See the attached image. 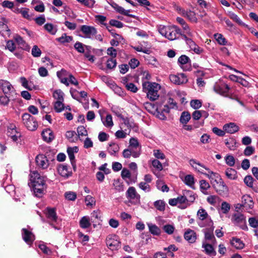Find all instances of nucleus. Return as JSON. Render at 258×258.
Here are the masks:
<instances>
[{
	"mask_svg": "<svg viewBox=\"0 0 258 258\" xmlns=\"http://www.w3.org/2000/svg\"><path fill=\"white\" fill-rule=\"evenodd\" d=\"M159 32L165 38L170 41L179 38L180 36L183 39V36H187L185 34L182 33V30L176 25L162 26L158 28Z\"/></svg>",
	"mask_w": 258,
	"mask_h": 258,
	"instance_id": "f257e3e1",
	"label": "nucleus"
},
{
	"mask_svg": "<svg viewBox=\"0 0 258 258\" xmlns=\"http://www.w3.org/2000/svg\"><path fill=\"white\" fill-rule=\"evenodd\" d=\"M36 165L42 169H47L51 162L55 161V153L51 150H48L45 154H39L35 158Z\"/></svg>",
	"mask_w": 258,
	"mask_h": 258,
	"instance_id": "f03ea898",
	"label": "nucleus"
},
{
	"mask_svg": "<svg viewBox=\"0 0 258 258\" xmlns=\"http://www.w3.org/2000/svg\"><path fill=\"white\" fill-rule=\"evenodd\" d=\"M142 87L143 91L147 94V97L150 100L155 101L159 98V91L161 88L159 84L146 81L143 82Z\"/></svg>",
	"mask_w": 258,
	"mask_h": 258,
	"instance_id": "7ed1b4c3",
	"label": "nucleus"
},
{
	"mask_svg": "<svg viewBox=\"0 0 258 258\" xmlns=\"http://www.w3.org/2000/svg\"><path fill=\"white\" fill-rule=\"evenodd\" d=\"M190 163L191 164H192V163L198 164V165L204 168L206 170H208V173H204L202 171H201L200 170H198V172L201 173L202 174L205 175L206 176L209 178L212 185L213 184V183L217 182L218 181H220L221 179H222L219 174L211 171L209 168L206 167L203 164L199 162H197L195 159H191L190 160Z\"/></svg>",
	"mask_w": 258,
	"mask_h": 258,
	"instance_id": "20e7f679",
	"label": "nucleus"
},
{
	"mask_svg": "<svg viewBox=\"0 0 258 258\" xmlns=\"http://www.w3.org/2000/svg\"><path fill=\"white\" fill-rule=\"evenodd\" d=\"M22 121L25 127L30 131H35L38 126L36 118L28 113H24L22 116Z\"/></svg>",
	"mask_w": 258,
	"mask_h": 258,
	"instance_id": "39448f33",
	"label": "nucleus"
},
{
	"mask_svg": "<svg viewBox=\"0 0 258 258\" xmlns=\"http://www.w3.org/2000/svg\"><path fill=\"white\" fill-rule=\"evenodd\" d=\"M216 192L221 196H226L228 194V187L222 179L212 185Z\"/></svg>",
	"mask_w": 258,
	"mask_h": 258,
	"instance_id": "423d86ee",
	"label": "nucleus"
},
{
	"mask_svg": "<svg viewBox=\"0 0 258 258\" xmlns=\"http://www.w3.org/2000/svg\"><path fill=\"white\" fill-rule=\"evenodd\" d=\"M214 91L223 96H228L230 87L223 81L217 82L214 86Z\"/></svg>",
	"mask_w": 258,
	"mask_h": 258,
	"instance_id": "0eeeda50",
	"label": "nucleus"
},
{
	"mask_svg": "<svg viewBox=\"0 0 258 258\" xmlns=\"http://www.w3.org/2000/svg\"><path fill=\"white\" fill-rule=\"evenodd\" d=\"M170 81L176 85H182L187 82V76L183 73L179 74L177 75H170L169 76Z\"/></svg>",
	"mask_w": 258,
	"mask_h": 258,
	"instance_id": "6e6552de",
	"label": "nucleus"
},
{
	"mask_svg": "<svg viewBox=\"0 0 258 258\" xmlns=\"http://www.w3.org/2000/svg\"><path fill=\"white\" fill-rule=\"evenodd\" d=\"M31 187L34 195L41 198L45 194L47 185L46 184H31Z\"/></svg>",
	"mask_w": 258,
	"mask_h": 258,
	"instance_id": "1a4fd4ad",
	"label": "nucleus"
},
{
	"mask_svg": "<svg viewBox=\"0 0 258 258\" xmlns=\"http://www.w3.org/2000/svg\"><path fill=\"white\" fill-rule=\"evenodd\" d=\"M80 30L85 35V37L87 38H92L97 32L95 27L85 25L81 26Z\"/></svg>",
	"mask_w": 258,
	"mask_h": 258,
	"instance_id": "9d476101",
	"label": "nucleus"
},
{
	"mask_svg": "<svg viewBox=\"0 0 258 258\" xmlns=\"http://www.w3.org/2000/svg\"><path fill=\"white\" fill-rule=\"evenodd\" d=\"M106 243L107 246L112 250L118 249L120 246V242L115 235L107 237Z\"/></svg>",
	"mask_w": 258,
	"mask_h": 258,
	"instance_id": "9b49d317",
	"label": "nucleus"
},
{
	"mask_svg": "<svg viewBox=\"0 0 258 258\" xmlns=\"http://www.w3.org/2000/svg\"><path fill=\"white\" fill-rule=\"evenodd\" d=\"M109 4L116 11V12L121 15L128 16L130 17L133 18H135L136 17L135 15L129 14V13L131 12L130 10H125L122 7L118 6L114 1H110V2L109 3Z\"/></svg>",
	"mask_w": 258,
	"mask_h": 258,
	"instance_id": "f8f14e48",
	"label": "nucleus"
},
{
	"mask_svg": "<svg viewBox=\"0 0 258 258\" xmlns=\"http://www.w3.org/2000/svg\"><path fill=\"white\" fill-rule=\"evenodd\" d=\"M46 177L41 176L37 171H33L31 174V184H46Z\"/></svg>",
	"mask_w": 258,
	"mask_h": 258,
	"instance_id": "ddd939ff",
	"label": "nucleus"
},
{
	"mask_svg": "<svg viewBox=\"0 0 258 258\" xmlns=\"http://www.w3.org/2000/svg\"><path fill=\"white\" fill-rule=\"evenodd\" d=\"M22 236L23 239L29 245H31L35 239V236L32 232L26 228L22 229Z\"/></svg>",
	"mask_w": 258,
	"mask_h": 258,
	"instance_id": "4468645a",
	"label": "nucleus"
},
{
	"mask_svg": "<svg viewBox=\"0 0 258 258\" xmlns=\"http://www.w3.org/2000/svg\"><path fill=\"white\" fill-rule=\"evenodd\" d=\"M141 154V150H133L128 147L122 152V156L124 158H130L132 156L134 158L139 157Z\"/></svg>",
	"mask_w": 258,
	"mask_h": 258,
	"instance_id": "2eb2a0df",
	"label": "nucleus"
},
{
	"mask_svg": "<svg viewBox=\"0 0 258 258\" xmlns=\"http://www.w3.org/2000/svg\"><path fill=\"white\" fill-rule=\"evenodd\" d=\"M178 63L179 64L180 66L188 64V66H186L182 67V69L185 71H191V60L186 55H181L178 59Z\"/></svg>",
	"mask_w": 258,
	"mask_h": 258,
	"instance_id": "dca6fc26",
	"label": "nucleus"
},
{
	"mask_svg": "<svg viewBox=\"0 0 258 258\" xmlns=\"http://www.w3.org/2000/svg\"><path fill=\"white\" fill-rule=\"evenodd\" d=\"M183 40L186 41V43L195 53L200 54L203 52V48L197 45L191 38H188L184 35H183Z\"/></svg>",
	"mask_w": 258,
	"mask_h": 258,
	"instance_id": "f3484780",
	"label": "nucleus"
},
{
	"mask_svg": "<svg viewBox=\"0 0 258 258\" xmlns=\"http://www.w3.org/2000/svg\"><path fill=\"white\" fill-rule=\"evenodd\" d=\"M241 203L243 208H245L246 210L251 209L253 207L254 202L252 199L248 195H245L242 196L241 198Z\"/></svg>",
	"mask_w": 258,
	"mask_h": 258,
	"instance_id": "a211bd4d",
	"label": "nucleus"
},
{
	"mask_svg": "<svg viewBox=\"0 0 258 258\" xmlns=\"http://www.w3.org/2000/svg\"><path fill=\"white\" fill-rule=\"evenodd\" d=\"M0 34L5 38H9L11 35V30L4 21H0Z\"/></svg>",
	"mask_w": 258,
	"mask_h": 258,
	"instance_id": "6ab92c4d",
	"label": "nucleus"
},
{
	"mask_svg": "<svg viewBox=\"0 0 258 258\" xmlns=\"http://www.w3.org/2000/svg\"><path fill=\"white\" fill-rule=\"evenodd\" d=\"M126 195L128 199L134 200L137 203L140 202V196L137 192L135 188L133 186L128 188L126 192Z\"/></svg>",
	"mask_w": 258,
	"mask_h": 258,
	"instance_id": "aec40b11",
	"label": "nucleus"
},
{
	"mask_svg": "<svg viewBox=\"0 0 258 258\" xmlns=\"http://www.w3.org/2000/svg\"><path fill=\"white\" fill-rule=\"evenodd\" d=\"M57 171L60 175L64 178H68L72 175V172L69 170L67 165L60 164L58 166Z\"/></svg>",
	"mask_w": 258,
	"mask_h": 258,
	"instance_id": "412c9836",
	"label": "nucleus"
},
{
	"mask_svg": "<svg viewBox=\"0 0 258 258\" xmlns=\"http://www.w3.org/2000/svg\"><path fill=\"white\" fill-rule=\"evenodd\" d=\"M43 140L47 143H50L54 139L53 132L50 128H46L41 133Z\"/></svg>",
	"mask_w": 258,
	"mask_h": 258,
	"instance_id": "4be33fe9",
	"label": "nucleus"
},
{
	"mask_svg": "<svg viewBox=\"0 0 258 258\" xmlns=\"http://www.w3.org/2000/svg\"><path fill=\"white\" fill-rule=\"evenodd\" d=\"M0 87L5 94H9L12 92L14 88L8 81L5 80L0 81Z\"/></svg>",
	"mask_w": 258,
	"mask_h": 258,
	"instance_id": "5701e85b",
	"label": "nucleus"
},
{
	"mask_svg": "<svg viewBox=\"0 0 258 258\" xmlns=\"http://www.w3.org/2000/svg\"><path fill=\"white\" fill-rule=\"evenodd\" d=\"M223 130L225 132L232 134L237 132L239 130V127L235 123L230 122L225 124L223 126Z\"/></svg>",
	"mask_w": 258,
	"mask_h": 258,
	"instance_id": "b1692460",
	"label": "nucleus"
},
{
	"mask_svg": "<svg viewBox=\"0 0 258 258\" xmlns=\"http://www.w3.org/2000/svg\"><path fill=\"white\" fill-rule=\"evenodd\" d=\"M7 136L10 137L13 141H16V126L14 123H10L7 127L6 133Z\"/></svg>",
	"mask_w": 258,
	"mask_h": 258,
	"instance_id": "393cba45",
	"label": "nucleus"
},
{
	"mask_svg": "<svg viewBox=\"0 0 258 258\" xmlns=\"http://www.w3.org/2000/svg\"><path fill=\"white\" fill-rule=\"evenodd\" d=\"M121 177L125 180L126 178L128 179L130 181H126V182L128 185L131 184L132 182H136L137 180V177H136L135 178H131V173L129 170L127 169L124 168L121 171Z\"/></svg>",
	"mask_w": 258,
	"mask_h": 258,
	"instance_id": "a878e982",
	"label": "nucleus"
},
{
	"mask_svg": "<svg viewBox=\"0 0 258 258\" xmlns=\"http://www.w3.org/2000/svg\"><path fill=\"white\" fill-rule=\"evenodd\" d=\"M184 238L188 242L193 243L197 239V235L196 232L191 229H188L184 234Z\"/></svg>",
	"mask_w": 258,
	"mask_h": 258,
	"instance_id": "bb28decb",
	"label": "nucleus"
},
{
	"mask_svg": "<svg viewBox=\"0 0 258 258\" xmlns=\"http://www.w3.org/2000/svg\"><path fill=\"white\" fill-rule=\"evenodd\" d=\"M17 45L18 48H21L23 50L29 52L30 50V46L20 36L17 35Z\"/></svg>",
	"mask_w": 258,
	"mask_h": 258,
	"instance_id": "cd10ccee",
	"label": "nucleus"
},
{
	"mask_svg": "<svg viewBox=\"0 0 258 258\" xmlns=\"http://www.w3.org/2000/svg\"><path fill=\"white\" fill-rule=\"evenodd\" d=\"M109 147L107 148V150L111 155L116 156V154L119 151V145L114 142H110L108 144Z\"/></svg>",
	"mask_w": 258,
	"mask_h": 258,
	"instance_id": "c85d7f7f",
	"label": "nucleus"
},
{
	"mask_svg": "<svg viewBox=\"0 0 258 258\" xmlns=\"http://www.w3.org/2000/svg\"><path fill=\"white\" fill-rule=\"evenodd\" d=\"M176 200L178 203V208L180 209H185L188 206L190 205L187 202V199L183 196H178Z\"/></svg>",
	"mask_w": 258,
	"mask_h": 258,
	"instance_id": "c756f323",
	"label": "nucleus"
},
{
	"mask_svg": "<svg viewBox=\"0 0 258 258\" xmlns=\"http://www.w3.org/2000/svg\"><path fill=\"white\" fill-rule=\"evenodd\" d=\"M211 187L210 184L206 180L202 179L200 181V188L202 193L205 195H209L210 192L208 190Z\"/></svg>",
	"mask_w": 258,
	"mask_h": 258,
	"instance_id": "7c9ffc66",
	"label": "nucleus"
},
{
	"mask_svg": "<svg viewBox=\"0 0 258 258\" xmlns=\"http://www.w3.org/2000/svg\"><path fill=\"white\" fill-rule=\"evenodd\" d=\"M227 177L231 180H235L237 178V171L231 168H228L225 171Z\"/></svg>",
	"mask_w": 258,
	"mask_h": 258,
	"instance_id": "2f4dec72",
	"label": "nucleus"
},
{
	"mask_svg": "<svg viewBox=\"0 0 258 258\" xmlns=\"http://www.w3.org/2000/svg\"><path fill=\"white\" fill-rule=\"evenodd\" d=\"M20 82L21 83L22 86L25 88L29 90H33L34 88L33 83L31 82H29L25 77H21L20 78Z\"/></svg>",
	"mask_w": 258,
	"mask_h": 258,
	"instance_id": "473e14b6",
	"label": "nucleus"
},
{
	"mask_svg": "<svg viewBox=\"0 0 258 258\" xmlns=\"http://www.w3.org/2000/svg\"><path fill=\"white\" fill-rule=\"evenodd\" d=\"M91 225L90 218L88 216L83 217L80 221V225L83 229L89 228Z\"/></svg>",
	"mask_w": 258,
	"mask_h": 258,
	"instance_id": "72a5a7b5",
	"label": "nucleus"
},
{
	"mask_svg": "<svg viewBox=\"0 0 258 258\" xmlns=\"http://www.w3.org/2000/svg\"><path fill=\"white\" fill-rule=\"evenodd\" d=\"M128 147L133 150L141 149V146H140L138 139L135 138H132L130 139L129 146Z\"/></svg>",
	"mask_w": 258,
	"mask_h": 258,
	"instance_id": "f704fd0d",
	"label": "nucleus"
},
{
	"mask_svg": "<svg viewBox=\"0 0 258 258\" xmlns=\"http://www.w3.org/2000/svg\"><path fill=\"white\" fill-rule=\"evenodd\" d=\"M183 196L185 197L186 199H187V202L189 205L196 199L195 195L193 191L191 190H185L183 192Z\"/></svg>",
	"mask_w": 258,
	"mask_h": 258,
	"instance_id": "c9c22d12",
	"label": "nucleus"
},
{
	"mask_svg": "<svg viewBox=\"0 0 258 258\" xmlns=\"http://www.w3.org/2000/svg\"><path fill=\"white\" fill-rule=\"evenodd\" d=\"M147 225L149 229V231L153 235H159L160 234L161 230L156 225L151 223H148Z\"/></svg>",
	"mask_w": 258,
	"mask_h": 258,
	"instance_id": "e433bc0d",
	"label": "nucleus"
},
{
	"mask_svg": "<svg viewBox=\"0 0 258 258\" xmlns=\"http://www.w3.org/2000/svg\"><path fill=\"white\" fill-rule=\"evenodd\" d=\"M231 244L237 249H242L244 245L242 241L237 238H233L231 240Z\"/></svg>",
	"mask_w": 258,
	"mask_h": 258,
	"instance_id": "4c0bfd02",
	"label": "nucleus"
},
{
	"mask_svg": "<svg viewBox=\"0 0 258 258\" xmlns=\"http://www.w3.org/2000/svg\"><path fill=\"white\" fill-rule=\"evenodd\" d=\"M191 118V115L188 111H183L181 113L180 117V122L182 124H186L190 119Z\"/></svg>",
	"mask_w": 258,
	"mask_h": 258,
	"instance_id": "58836bf2",
	"label": "nucleus"
},
{
	"mask_svg": "<svg viewBox=\"0 0 258 258\" xmlns=\"http://www.w3.org/2000/svg\"><path fill=\"white\" fill-rule=\"evenodd\" d=\"M232 219L236 223H245L244 216L241 213L238 212V211H237V212L233 215Z\"/></svg>",
	"mask_w": 258,
	"mask_h": 258,
	"instance_id": "ea45409f",
	"label": "nucleus"
},
{
	"mask_svg": "<svg viewBox=\"0 0 258 258\" xmlns=\"http://www.w3.org/2000/svg\"><path fill=\"white\" fill-rule=\"evenodd\" d=\"M183 14L184 16L186 17L190 21L195 23L197 22V18L194 12L191 11H186L183 13Z\"/></svg>",
	"mask_w": 258,
	"mask_h": 258,
	"instance_id": "a19ab883",
	"label": "nucleus"
},
{
	"mask_svg": "<svg viewBox=\"0 0 258 258\" xmlns=\"http://www.w3.org/2000/svg\"><path fill=\"white\" fill-rule=\"evenodd\" d=\"M101 120L103 123V124L106 126V127H111L113 126V121H112V116L111 114H108L106 115V118H105V119L104 120L102 118V117H101Z\"/></svg>",
	"mask_w": 258,
	"mask_h": 258,
	"instance_id": "79ce46f5",
	"label": "nucleus"
},
{
	"mask_svg": "<svg viewBox=\"0 0 258 258\" xmlns=\"http://www.w3.org/2000/svg\"><path fill=\"white\" fill-rule=\"evenodd\" d=\"M77 135L76 133L74 131H69L66 133V137L70 142H75L78 140V137L74 138Z\"/></svg>",
	"mask_w": 258,
	"mask_h": 258,
	"instance_id": "37998d69",
	"label": "nucleus"
},
{
	"mask_svg": "<svg viewBox=\"0 0 258 258\" xmlns=\"http://www.w3.org/2000/svg\"><path fill=\"white\" fill-rule=\"evenodd\" d=\"M63 96H64V93L60 89L55 90L53 94V97L55 99H56L57 101H63V100H64Z\"/></svg>",
	"mask_w": 258,
	"mask_h": 258,
	"instance_id": "c03bdc74",
	"label": "nucleus"
},
{
	"mask_svg": "<svg viewBox=\"0 0 258 258\" xmlns=\"http://www.w3.org/2000/svg\"><path fill=\"white\" fill-rule=\"evenodd\" d=\"M44 213L49 220L52 221H55L56 220L57 217L55 211H45Z\"/></svg>",
	"mask_w": 258,
	"mask_h": 258,
	"instance_id": "a18cd8bd",
	"label": "nucleus"
},
{
	"mask_svg": "<svg viewBox=\"0 0 258 258\" xmlns=\"http://www.w3.org/2000/svg\"><path fill=\"white\" fill-rule=\"evenodd\" d=\"M6 191L10 194L14 199H15L16 187L13 184L8 185L5 187Z\"/></svg>",
	"mask_w": 258,
	"mask_h": 258,
	"instance_id": "49530a36",
	"label": "nucleus"
},
{
	"mask_svg": "<svg viewBox=\"0 0 258 258\" xmlns=\"http://www.w3.org/2000/svg\"><path fill=\"white\" fill-rule=\"evenodd\" d=\"M44 28L48 33L52 35H54L57 31V29L51 23H46L44 26Z\"/></svg>",
	"mask_w": 258,
	"mask_h": 258,
	"instance_id": "de8ad7c7",
	"label": "nucleus"
},
{
	"mask_svg": "<svg viewBox=\"0 0 258 258\" xmlns=\"http://www.w3.org/2000/svg\"><path fill=\"white\" fill-rule=\"evenodd\" d=\"M156 111L157 112L156 116L160 119L165 120L166 119L165 112L161 110V105H159L156 108Z\"/></svg>",
	"mask_w": 258,
	"mask_h": 258,
	"instance_id": "09e8293b",
	"label": "nucleus"
},
{
	"mask_svg": "<svg viewBox=\"0 0 258 258\" xmlns=\"http://www.w3.org/2000/svg\"><path fill=\"white\" fill-rule=\"evenodd\" d=\"M184 182L187 185L192 186L195 183V178L192 175H186L184 177Z\"/></svg>",
	"mask_w": 258,
	"mask_h": 258,
	"instance_id": "8fccbe9b",
	"label": "nucleus"
},
{
	"mask_svg": "<svg viewBox=\"0 0 258 258\" xmlns=\"http://www.w3.org/2000/svg\"><path fill=\"white\" fill-rule=\"evenodd\" d=\"M181 27L183 30L182 31V33L185 34L188 38L192 37L193 33L187 23H185L184 25H182Z\"/></svg>",
	"mask_w": 258,
	"mask_h": 258,
	"instance_id": "3c124183",
	"label": "nucleus"
},
{
	"mask_svg": "<svg viewBox=\"0 0 258 258\" xmlns=\"http://www.w3.org/2000/svg\"><path fill=\"white\" fill-rule=\"evenodd\" d=\"M214 37L218 42V43L220 45H225L227 43V40L224 37V36L221 34L219 33H217L214 35Z\"/></svg>",
	"mask_w": 258,
	"mask_h": 258,
	"instance_id": "603ef678",
	"label": "nucleus"
},
{
	"mask_svg": "<svg viewBox=\"0 0 258 258\" xmlns=\"http://www.w3.org/2000/svg\"><path fill=\"white\" fill-rule=\"evenodd\" d=\"M255 181L251 175H246L244 178V183L250 188L252 187V185Z\"/></svg>",
	"mask_w": 258,
	"mask_h": 258,
	"instance_id": "864d4df0",
	"label": "nucleus"
},
{
	"mask_svg": "<svg viewBox=\"0 0 258 258\" xmlns=\"http://www.w3.org/2000/svg\"><path fill=\"white\" fill-rule=\"evenodd\" d=\"M225 161L226 163L229 166H234L235 163V159L233 156L231 155H227L225 157Z\"/></svg>",
	"mask_w": 258,
	"mask_h": 258,
	"instance_id": "5fc2aeb1",
	"label": "nucleus"
},
{
	"mask_svg": "<svg viewBox=\"0 0 258 258\" xmlns=\"http://www.w3.org/2000/svg\"><path fill=\"white\" fill-rule=\"evenodd\" d=\"M154 205L157 210H165L166 204L163 200H157L154 202Z\"/></svg>",
	"mask_w": 258,
	"mask_h": 258,
	"instance_id": "6e6d98bb",
	"label": "nucleus"
},
{
	"mask_svg": "<svg viewBox=\"0 0 258 258\" xmlns=\"http://www.w3.org/2000/svg\"><path fill=\"white\" fill-rule=\"evenodd\" d=\"M62 102L63 101H56L54 103V108L56 112H60L64 109V106Z\"/></svg>",
	"mask_w": 258,
	"mask_h": 258,
	"instance_id": "4d7b16f0",
	"label": "nucleus"
},
{
	"mask_svg": "<svg viewBox=\"0 0 258 258\" xmlns=\"http://www.w3.org/2000/svg\"><path fill=\"white\" fill-rule=\"evenodd\" d=\"M73 39V37L70 36H67L66 33H64L62 36L57 39L58 41L61 43H64L66 42H70Z\"/></svg>",
	"mask_w": 258,
	"mask_h": 258,
	"instance_id": "13d9d810",
	"label": "nucleus"
},
{
	"mask_svg": "<svg viewBox=\"0 0 258 258\" xmlns=\"http://www.w3.org/2000/svg\"><path fill=\"white\" fill-rule=\"evenodd\" d=\"M85 44L80 42L77 41L74 44V48L78 52L84 53L85 51Z\"/></svg>",
	"mask_w": 258,
	"mask_h": 258,
	"instance_id": "bf43d9fd",
	"label": "nucleus"
},
{
	"mask_svg": "<svg viewBox=\"0 0 258 258\" xmlns=\"http://www.w3.org/2000/svg\"><path fill=\"white\" fill-rule=\"evenodd\" d=\"M86 205L90 208H93V205H95V201L94 198L92 196L88 195L85 198Z\"/></svg>",
	"mask_w": 258,
	"mask_h": 258,
	"instance_id": "052dcab7",
	"label": "nucleus"
},
{
	"mask_svg": "<svg viewBox=\"0 0 258 258\" xmlns=\"http://www.w3.org/2000/svg\"><path fill=\"white\" fill-rule=\"evenodd\" d=\"M219 198L217 196L211 195L207 198V201L211 205L215 206L217 201H219Z\"/></svg>",
	"mask_w": 258,
	"mask_h": 258,
	"instance_id": "680f3d73",
	"label": "nucleus"
},
{
	"mask_svg": "<svg viewBox=\"0 0 258 258\" xmlns=\"http://www.w3.org/2000/svg\"><path fill=\"white\" fill-rule=\"evenodd\" d=\"M16 48V44L13 40H8L7 42L6 48L10 50L11 52H13L15 55L16 54V53L15 52Z\"/></svg>",
	"mask_w": 258,
	"mask_h": 258,
	"instance_id": "e2e57ef3",
	"label": "nucleus"
},
{
	"mask_svg": "<svg viewBox=\"0 0 258 258\" xmlns=\"http://www.w3.org/2000/svg\"><path fill=\"white\" fill-rule=\"evenodd\" d=\"M116 60L115 58H110L107 60L106 67L109 69H113L116 66Z\"/></svg>",
	"mask_w": 258,
	"mask_h": 258,
	"instance_id": "0e129e2a",
	"label": "nucleus"
},
{
	"mask_svg": "<svg viewBox=\"0 0 258 258\" xmlns=\"http://www.w3.org/2000/svg\"><path fill=\"white\" fill-rule=\"evenodd\" d=\"M11 100H13V99L10 94H5V95L0 96V103L2 104L7 105Z\"/></svg>",
	"mask_w": 258,
	"mask_h": 258,
	"instance_id": "69168bd1",
	"label": "nucleus"
},
{
	"mask_svg": "<svg viewBox=\"0 0 258 258\" xmlns=\"http://www.w3.org/2000/svg\"><path fill=\"white\" fill-rule=\"evenodd\" d=\"M113 184L117 191H122L124 190V185L119 179L114 180Z\"/></svg>",
	"mask_w": 258,
	"mask_h": 258,
	"instance_id": "338daca9",
	"label": "nucleus"
},
{
	"mask_svg": "<svg viewBox=\"0 0 258 258\" xmlns=\"http://www.w3.org/2000/svg\"><path fill=\"white\" fill-rule=\"evenodd\" d=\"M41 50L37 45H34L32 47L31 54L33 57H38L41 54Z\"/></svg>",
	"mask_w": 258,
	"mask_h": 258,
	"instance_id": "774afa93",
	"label": "nucleus"
}]
</instances>
